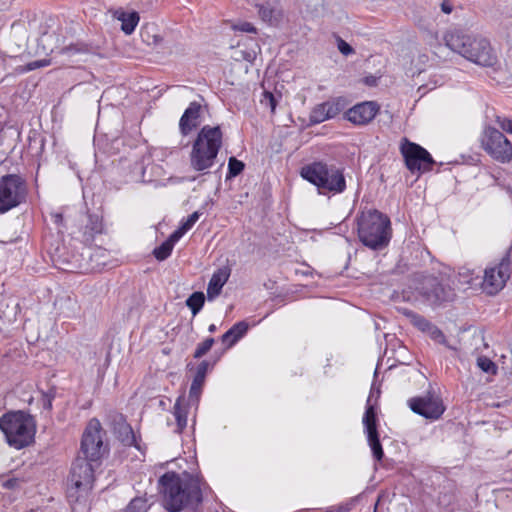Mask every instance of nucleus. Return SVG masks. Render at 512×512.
<instances>
[{
	"instance_id": "1",
	"label": "nucleus",
	"mask_w": 512,
	"mask_h": 512,
	"mask_svg": "<svg viewBox=\"0 0 512 512\" xmlns=\"http://www.w3.org/2000/svg\"><path fill=\"white\" fill-rule=\"evenodd\" d=\"M163 506L169 512L194 508L202 501L200 479L187 472H166L159 481Z\"/></svg>"
},
{
	"instance_id": "2",
	"label": "nucleus",
	"mask_w": 512,
	"mask_h": 512,
	"mask_svg": "<svg viewBox=\"0 0 512 512\" xmlns=\"http://www.w3.org/2000/svg\"><path fill=\"white\" fill-rule=\"evenodd\" d=\"M444 41L450 50L478 66L496 68L499 65L496 49L482 35L454 28L445 34Z\"/></svg>"
},
{
	"instance_id": "3",
	"label": "nucleus",
	"mask_w": 512,
	"mask_h": 512,
	"mask_svg": "<svg viewBox=\"0 0 512 512\" xmlns=\"http://www.w3.org/2000/svg\"><path fill=\"white\" fill-rule=\"evenodd\" d=\"M223 134L219 126H203L195 138L190 152V167L197 172L206 173L215 165L222 147Z\"/></svg>"
},
{
	"instance_id": "4",
	"label": "nucleus",
	"mask_w": 512,
	"mask_h": 512,
	"mask_svg": "<svg viewBox=\"0 0 512 512\" xmlns=\"http://www.w3.org/2000/svg\"><path fill=\"white\" fill-rule=\"evenodd\" d=\"M358 236L365 246L382 249L391 238L389 218L377 210L362 212L358 218Z\"/></svg>"
},
{
	"instance_id": "5",
	"label": "nucleus",
	"mask_w": 512,
	"mask_h": 512,
	"mask_svg": "<svg viewBox=\"0 0 512 512\" xmlns=\"http://www.w3.org/2000/svg\"><path fill=\"white\" fill-rule=\"evenodd\" d=\"M301 176L315 185L319 194H340L346 189V180L342 170L322 162H314L301 169Z\"/></svg>"
},
{
	"instance_id": "6",
	"label": "nucleus",
	"mask_w": 512,
	"mask_h": 512,
	"mask_svg": "<svg viewBox=\"0 0 512 512\" xmlns=\"http://www.w3.org/2000/svg\"><path fill=\"white\" fill-rule=\"evenodd\" d=\"M0 429L11 447L21 449L33 442L36 424L31 415L16 411L0 417Z\"/></svg>"
},
{
	"instance_id": "7",
	"label": "nucleus",
	"mask_w": 512,
	"mask_h": 512,
	"mask_svg": "<svg viewBox=\"0 0 512 512\" xmlns=\"http://www.w3.org/2000/svg\"><path fill=\"white\" fill-rule=\"evenodd\" d=\"M104 434L98 419L93 418L88 422L82 435L81 451L91 462H98L107 453Z\"/></svg>"
},
{
	"instance_id": "8",
	"label": "nucleus",
	"mask_w": 512,
	"mask_h": 512,
	"mask_svg": "<svg viewBox=\"0 0 512 512\" xmlns=\"http://www.w3.org/2000/svg\"><path fill=\"white\" fill-rule=\"evenodd\" d=\"M482 148L496 161L507 163L512 159L511 142L496 128L486 126L481 135Z\"/></svg>"
},
{
	"instance_id": "9",
	"label": "nucleus",
	"mask_w": 512,
	"mask_h": 512,
	"mask_svg": "<svg viewBox=\"0 0 512 512\" xmlns=\"http://www.w3.org/2000/svg\"><path fill=\"white\" fill-rule=\"evenodd\" d=\"M400 151L404 157L406 167L412 173L430 171L434 160L430 153L422 146L404 138L400 144Z\"/></svg>"
},
{
	"instance_id": "10",
	"label": "nucleus",
	"mask_w": 512,
	"mask_h": 512,
	"mask_svg": "<svg viewBox=\"0 0 512 512\" xmlns=\"http://www.w3.org/2000/svg\"><path fill=\"white\" fill-rule=\"evenodd\" d=\"M95 463L87 458H77L72 464L70 473L69 497H72V491L75 490L82 494H87L93 487Z\"/></svg>"
},
{
	"instance_id": "11",
	"label": "nucleus",
	"mask_w": 512,
	"mask_h": 512,
	"mask_svg": "<svg viewBox=\"0 0 512 512\" xmlns=\"http://www.w3.org/2000/svg\"><path fill=\"white\" fill-rule=\"evenodd\" d=\"M25 198V186L17 175H6L0 179V213L18 206Z\"/></svg>"
},
{
	"instance_id": "12",
	"label": "nucleus",
	"mask_w": 512,
	"mask_h": 512,
	"mask_svg": "<svg viewBox=\"0 0 512 512\" xmlns=\"http://www.w3.org/2000/svg\"><path fill=\"white\" fill-rule=\"evenodd\" d=\"M415 289L423 298V301L430 305H437L449 300L451 296L450 289H446L434 276H421L416 279Z\"/></svg>"
},
{
	"instance_id": "13",
	"label": "nucleus",
	"mask_w": 512,
	"mask_h": 512,
	"mask_svg": "<svg viewBox=\"0 0 512 512\" xmlns=\"http://www.w3.org/2000/svg\"><path fill=\"white\" fill-rule=\"evenodd\" d=\"M407 403L414 413L430 420L439 419L445 411L442 399L431 392L410 398Z\"/></svg>"
},
{
	"instance_id": "14",
	"label": "nucleus",
	"mask_w": 512,
	"mask_h": 512,
	"mask_svg": "<svg viewBox=\"0 0 512 512\" xmlns=\"http://www.w3.org/2000/svg\"><path fill=\"white\" fill-rule=\"evenodd\" d=\"M510 275L511 262L508 258H503L497 267L485 270L482 282L483 290L489 295L498 293L504 287Z\"/></svg>"
},
{
	"instance_id": "15",
	"label": "nucleus",
	"mask_w": 512,
	"mask_h": 512,
	"mask_svg": "<svg viewBox=\"0 0 512 512\" xmlns=\"http://www.w3.org/2000/svg\"><path fill=\"white\" fill-rule=\"evenodd\" d=\"M362 423L364 432L367 436L368 445L371 448L373 457L381 461L384 457V451L379 440L377 431V418L374 405L370 403V397L367 400L366 410L363 415Z\"/></svg>"
},
{
	"instance_id": "16",
	"label": "nucleus",
	"mask_w": 512,
	"mask_h": 512,
	"mask_svg": "<svg viewBox=\"0 0 512 512\" xmlns=\"http://www.w3.org/2000/svg\"><path fill=\"white\" fill-rule=\"evenodd\" d=\"M379 111L376 102L366 101L356 104L346 113V119L355 125H366L371 122Z\"/></svg>"
},
{
	"instance_id": "17",
	"label": "nucleus",
	"mask_w": 512,
	"mask_h": 512,
	"mask_svg": "<svg viewBox=\"0 0 512 512\" xmlns=\"http://www.w3.org/2000/svg\"><path fill=\"white\" fill-rule=\"evenodd\" d=\"M203 107L200 103L193 101L184 111L179 120V130L183 136L189 135L202 121Z\"/></svg>"
},
{
	"instance_id": "18",
	"label": "nucleus",
	"mask_w": 512,
	"mask_h": 512,
	"mask_svg": "<svg viewBox=\"0 0 512 512\" xmlns=\"http://www.w3.org/2000/svg\"><path fill=\"white\" fill-rule=\"evenodd\" d=\"M340 113V107L338 103L327 101L316 105L309 116L312 124H319L326 120L336 117Z\"/></svg>"
},
{
	"instance_id": "19",
	"label": "nucleus",
	"mask_w": 512,
	"mask_h": 512,
	"mask_svg": "<svg viewBox=\"0 0 512 512\" xmlns=\"http://www.w3.org/2000/svg\"><path fill=\"white\" fill-rule=\"evenodd\" d=\"M208 367L209 363L207 361H202L197 367L196 374L189 391V399L191 402L198 403L199 401L206 374L208 372Z\"/></svg>"
},
{
	"instance_id": "20",
	"label": "nucleus",
	"mask_w": 512,
	"mask_h": 512,
	"mask_svg": "<svg viewBox=\"0 0 512 512\" xmlns=\"http://www.w3.org/2000/svg\"><path fill=\"white\" fill-rule=\"evenodd\" d=\"M276 0H258L256 7L261 19L270 24H275L279 21L280 11L276 7Z\"/></svg>"
},
{
	"instance_id": "21",
	"label": "nucleus",
	"mask_w": 512,
	"mask_h": 512,
	"mask_svg": "<svg viewBox=\"0 0 512 512\" xmlns=\"http://www.w3.org/2000/svg\"><path fill=\"white\" fill-rule=\"evenodd\" d=\"M229 275L230 273L227 269H219L213 273L207 287V297L209 300L214 299L220 294L223 286L228 281Z\"/></svg>"
},
{
	"instance_id": "22",
	"label": "nucleus",
	"mask_w": 512,
	"mask_h": 512,
	"mask_svg": "<svg viewBox=\"0 0 512 512\" xmlns=\"http://www.w3.org/2000/svg\"><path fill=\"white\" fill-rule=\"evenodd\" d=\"M188 412L189 405L185 403L184 396L178 397L173 407V415L176 420V433H182L186 428Z\"/></svg>"
},
{
	"instance_id": "23",
	"label": "nucleus",
	"mask_w": 512,
	"mask_h": 512,
	"mask_svg": "<svg viewBox=\"0 0 512 512\" xmlns=\"http://www.w3.org/2000/svg\"><path fill=\"white\" fill-rule=\"evenodd\" d=\"M115 422L114 431L118 434L121 441L126 445H132L135 438L130 425L126 423L121 414L115 416Z\"/></svg>"
},
{
	"instance_id": "24",
	"label": "nucleus",
	"mask_w": 512,
	"mask_h": 512,
	"mask_svg": "<svg viewBox=\"0 0 512 512\" xmlns=\"http://www.w3.org/2000/svg\"><path fill=\"white\" fill-rule=\"evenodd\" d=\"M248 330V325L244 321L234 324L226 333L222 335V342L227 347L233 346Z\"/></svg>"
},
{
	"instance_id": "25",
	"label": "nucleus",
	"mask_w": 512,
	"mask_h": 512,
	"mask_svg": "<svg viewBox=\"0 0 512 512\" xmlns=\"http://www.w3.org/2000/svg\"><path fill=\"white\" fill-rule=\"evenodd\" d=\"M117 19L121 21V30L130 35L139 23L140 17L137 12H118Z\"/></svg>"
},
{
	"instance_id": "26",
	"label": "nucleus",
	"mask_w": 512,
	"mask_h": 512,
	"mask_svg": "<svg viewBox=\"0 0 512 512\" xmlns=\"http://www.w3.org/2000/svg\"><path fill=\"white\" fill-rule=\"evenodd\" d=\"M179 240L178 235L172 233L166 241L154 249L153 255L159 261L167 259L171 255L175 243Z\"/></svg>"
},
{
	"instance_id": "27",
	"label": "nucleus",
	"mask_w": 512,
	"mask_h": 512,
	"mask_svg": "<svg viewBox=\"0 0 512 512\" xmlns=\"http://www.w3.org/2000/svg\"><path fill=\"white\" fill-rule=\"evenodd\" d=\"M205 297L202 292L192 293L186 300V305L190 308L193 315H196L203 307Z\"/></svg>"
},
{
	"instance_id": "28",
	"label": "nucleus",
	"mask_w": 512,
	"mask_h": 512,
	"mask_svg": "<svg viewBox=\"0 0 512 512\" xmlns=\"http://www.w3.org/2000/svg\"><path fill=\"white\" fill-rule=\"evenodd\" d=\"M404 315L410 319L411 323L423 332L430 328L431 323L419 314L413 311L404 309Z\"/></svg>"
},
{
	"instance_id": "29",
	"label": "nucleus",
	"mask_w": 512,
	"mask_h": 512,
	"mask_svg": "<svg viewBox=\"0 0 512 512\" xmlns=\"http://www.w3.org/2000/svg\"><path fill=\"white\" fill-rule=\"evenodd\" d=\"M199 217V212H193L191 215H189L185 220L181 222L180 227L177 230H175L173 234L178 235V238L181 239L182 236L194 226V224L198 221Z\"/></svg>"
},
{
	"instance_id": "30",
	"label": "nucleus",
	"mask_w": 512,
	"mask_h": 512,
	"mask_svg": "<svg viewBox=\"0 0 512 512\" xmlns=\"http://www.w3.org/2000/svg\"><path fill=\"white\" fill-rule=\"evenodd\" d=\"M244 169V163L237 160L235 157H230L228 161V174L227 178L236 177Z\"/></svg>"
},
{
	"instance_id": "31",
	"label": "nucleus",
	"mask_w": 512,
	"mask_h": 512,
	"mask_svg": "<svg viewBox=\"0 0 512 512\" xmlns=\"http://www.w3.org/2000/svg\"><path fill=\"white\" fill-rule=\"evenodd\" d=\"M124 512H147V502L143 498L136 497L130 501Z\"/></svg>"
},
{
	"instance_id": "32",
	"label": "nucleus",
	"mask_w": 512,
	"mask_h": 512,
	"mask_svg": "<svg viewBox=\"0 0 512 512\" xmlns=\"http://www.w3.org/2000/svg\"><path fill=\"white\" fill-rule=\"evenodd\" d=\"M477 366L486 373L495 374L497 372V367L493 361H491L487 357H479L477 359Z\"/></svg>"
},
{
	"instance_id": "33",
	"label": "nucleus",
	"mask_w": 512,
	"mask_h": 512,
	"mask_svg": "<svg viewBox=\"0 0 512 512\" xmlns=\"http://www.w3.org/2000/svg\"><path fill=\"white\" fill-rule=\"evenodd\" d=\"M459 281L463 284H472L475 278H478V275L475 276L474 270H470L469 268L462 267L458 273Z\"/></svg>"
},
{
	"instance_id": "34",
	"label": "nucleus",
	"mask_w": 512,
	"mask_h": 512,
	"mask_svg": "<svg viewBox=\"0 0 512 512\" xmlns=\"http://www.w3.org/2000/svg\"><path fill=\"white\" fill-rule=\"evenodd\" d=\"M213 343V338H207L205 341L200 343L194 352V357L201 358L202 356H204L211 349Z\"/></svg>"
},
{
	"instance_id": "35",
	"label": "nucleus",
	"mask_w": 512,
	"mask_h": 512,
	"mask_svg": "<svg viewBox=\"0 0 512 512\" xmlns=\"http://www.w3.org/2000/svg\"><path fill=\"white\" fill-rule=\"evenodd\" d=\"M495 122L499 125V127L503 131L512 134V118H506V117L497 115L495 117Z\"/></svg>"
},
{
	"instance_id": "36",
	"label": "nucleus",
	"mask_w": 512,
	"mask_h": 512,
	"mask_svg": "<svg viewBox=\"0 0 512 512\" xmlns=\"http://www.w3.org/2000/svg\"><path fill=\"white\" fill-rule=\"evenodd\" d=\"M51 63L50 59H41V60H35L27 63L25 65L24 71H32L39 68H43L46 66H49Z\"/></svg>"
},
{
	"instance_id": "37",
	"label": "nucleus",
	"mask_w": 512,
	"mask_h": 512,
	"mask_svg": "<svg viewBox=\"0 0 512 512\" xmlns=\"http://www.w3.org/2000/svg\"><path fill=\"white\" fill-rule=\"evenodd\" d=\"M261 104L266 107H269L271 111L274 112L276 108V99L271 92L265 91L261 99Z\"/></svg>"
},
{
	"instance_id": "38",
	"label": "nucleus",
	"mask_w": 512,
	"mask_h": 512,
	"mask_svg": "<svg viewBox=\"0 0 512 512\" xmlns=\"http://www.w3.org/2000/svg\"><path fill=\"white\" fill-rule=\"evenodd\" d=\"M337 48L344 56H349L354 53V49L339 37L337 38Z\"/></svg>"
},
{
	"instance_id": "39",
	"label": "nucleus",
	"mask_w": 512,
	"mask_h": 512,
	"mask_svg": "<svg viewBox=\"0 0 512 512\" xmlns=\"http://www.w3.org/2000/svg\"><path fill=\"white\" fill-rule=\"evenodd\" d=\"M233 29L241 32L256 33V28L249 22H239L233 25Z\"/></svg>"
},
{
	"instance_id": "40",
	"label": "nucleus",
	"mask_w": 512,
	"mask_h": 512,
	"mask_svg": "<svg viewBox=\"0 0 512 512\" xmlns=\"http://www.w3.org/2000/svg\"><path fill=\"white\" fill-rule=\"evenodd\" d=\"M427 333L430 334V336L437 340V341H441L442 339H444V335L443 333L441 332V330H439L436 326H434L433 324L430 325V328L427 329L426 331Z\"/></svg>"
},
{
	"instance_id": "41",
	"label": "nucleus",
	"mask_w": 512,
	"mask_h": 512,
	"mask_svg": "<svg viewBox=\"0 0 512 512\" xmlns=\"http://www.w3.org/2000/svg\"><path fill=\"white\" fill-rule=\"evenodd\" d=\"M441 10L442 12H444L445 14H450L452 11H453V5L450 1L448 0H444L442 3H441Z\"/></svg>"
},
{
	"instance_id": "42",
	"label": "nucleus",
	"mask_w": 512,
	"mask_h": 512,
	"mask_svg": "<svg viewBox=\"0 0 512 512\" xmlns=\"http://www.w3.org/2000/svg\"><path fill=\"white\" fill-rule=\"evenodd\" d=\"M42 402H43L44 409L51 410V408H52V398L49 395H44L43 399H42Z\"/></svg>"
},
{
	"instance_id": "43",
	"label": "nucleus",
	"mask_w": 512,
	"mask_h": 512,
	"mask_svg": "<svg viewBox=\"0 0 512 512\" xmlns=\"http://www.w3.org/2000/svg\"><path fill=\"white\" fill-rule=\"evenodd\" d=\"M16 484H17V480L16 479H9V480H7V481H5L3 483V486L5 488L10 489V488H14Z\"/></svg>"
},
{
	"instance_id": "44",
	"label": "nucleus",
	"mask_w": 512,
	"mask_h": 512,
	"mask_svg": "<svg viewBox=\"0 0 512 512\" xmlns=\"http://www.w3.org/2000/svg\"><path fill=\"white\" fill-rule=\"evenodd\" d=\"M0 318H4V319H7L8 321H11V317L9 315H6L5 313L0 314Z\"/></svg>"
},
{
	"instance_id": "45",
	"label": "nucleus",
	"mask_w": 512,
	"mask_h": 512,
	"mask_svg": "<svg viewBox=\"0 0 512 512\" xmlns=\"http://www.w3.org/2000/svg\"><path fill=\"white\" fill-rule=\"evenodd\" d=\"M209 332H215L216 331V326L214 324H211L208 328Z\"/></svg>"
},
{
	"instance_id": "46",
	"label": "nucleus",
	"mask_w": 512,
	"mask_h": 512,
	"mask_svg": "<svg viewBox=\"0 0 512 512\" xmlns=\"http://www.w3.org/2000/svg\"><path fill=\"white\" fill-rule=\"evenodd\" d=\"M60 220H62V216H61V215H59V214H57V215H56V221H60Z\"/></svg>"
},
{
	"instance_id": "47",
	"label": "nucleus",
	"mask_w": 512,
	"mask_h": 512,
	"mask_svg": "<svg viewBox=\"0 0 512 512\" xmlns=\"http://www.w3.org/2000/svg\"><path fill=\"white\" fill-rule=\"evenodd\" d=\"M14 310H15V307H12L11 312H14ZM13 315H15V313H13Z\"/></svg>"
}]
</instances>
